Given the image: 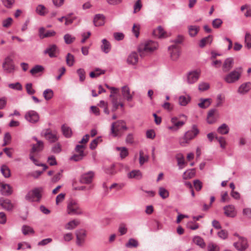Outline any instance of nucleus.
<instances>
[{"label":"nucleus","mask_w":251,"mask_h":251,"mask_svg":"<svg viewBox=\"0 0 251 251\" xmlns=\"http://www.w3.org/2000/svg\"><path fill=\"white\" fill-rule=\"evenodd\" d=\"M2 68L7 73H12L15 70V65L13 59L10 57H6L2 65Z\"/></svg>","instance_id":"obj_8"},{"label":"nucleus","mask_w":251,"mask_h":251,"mask_svg":"<svg viewBox=\"0 0 251 251\" xmlns=\"http://www.w3.org/2000/svg\"><path fill=\"white\" fill-rule=\"evenodd\" d=\"M105 73V71L102 70L99 68H97L95 70L94 72H91L90 73V76L91 78L96 77L101 74H104Z\"/></svg>","instance_id":"obj_47"},{"label":"nucleus","mask_w":251,"mask_h":251,"mask_svg":"<svg viewBox=\"0 0 251 251\" xmlns=\"http://www.w3.org/2000/svg\"><path fill=\"white\" fill-rule=\"evenodd\" d=\"M245 46L248 49L251 48V35L247 32L245 37Z\"/></svg>","instance_id":"obj_52"},{"label":"nucleus","mask_w":251,"mask_h":251,"mask_svg":"<svg viewBox=\"0 0 251 251\" xmlns=\"http://www.w3.org/2000/svg\"><path fill=\"white\" fill-rule=\"evenodd\" d=\"M200 29V26L196 25H190L188 26L189 35L192 37H195L198 34Z\"/></svg>","instance_id":"obj_29"},{"label":"nucleus","mask_w":251,"mask_h":251,"mask_svg":"<svg viewBox=\"0 0 251 251\" xmlns=\"http://www.w3.org/2000/svg\"><path fill=\"white\" fill-rule=\"evenodd\" d=\"M193 241L195 244L201 248H203L205 247V243L203 239L200 236H197L194 237Z\"/></svg>","instance_id":"obj_41"},{"label":"nucleus","mask_w":251,"mask_h":251,"mask_svg":"<svg viewBox=\"0 0 251 251\" xmlns=\"http://www.w3.org/2000/svg\"><path fill=\"white\" fill-rule=\"evenodd\" d=\"M112 104L113 105L112 111L115 112L119 106V102L118 101V98H114L112 100Z\"/></svg>","instance_id":"obj_63"},{"label":"nucleus","mask_w":251,"mask_h":251,"mask_svg":"<svg viewBox=\"0 0 251 251\" xmlns=\"http://www.w3.org/2000/svg\"><path fill=\"white\" fill-rule=\"evenodd\" d=\"M41 135L51 143L55 142L58 140L56 133L52 132L49 129L43 130Z\"/></svg>","instance_id":"obj_9"},{"label":"nucleus","mask_w":251,"mask_h":251,"mask_svg":"<svg viewBox=\"0 0 251 251\" xmlns=\"http://www.w3.org/2000/svg\"><path fill=\"white\" fill-rule=\"evenodd\" d=\"M22 232L24 235H26L30 233H33L34 230L32 227L29 226H24L22 227Z\"/></svg>","instance_id":"obj_59"},{"label":"nucleus","mask_w":251,"mask_h":251,"mask_svg":"<svg viewBox=\"0 0 251 251\" xmlns=\"http://www.w3.org/2000/svg\"><path fill=\"white\" fill-rule=\"evenodd\" d=\"M201 71L198 70L189 72L187 75V82L189 84H193L199 79Z\"/></svg>","instance_id":"obj_14"},{"label":"nucleus","mask_w":251,"mask_h":251,"mask_svg":"<svg viewBox=\"0 0 251 251\" xmlns=\"http://www.w3.org/2000/svg\"><path fill=\"white\" fill-rule=\"evenodd\" d=\"M85 148V146L83 145H76L75 150L78 153V154H81L83 156H85V154L84 153V149Z\"/></svg>","instance_id":"obj_61"},{"label":"nucleus","mask_w":251,"mask_h":251,"mask_svg":"<svg viewBox=\"0 0 251 251\" xmlns=\"http://www.w3.org/2000/svg\"><path fill=\"white\" fill-rule=\"evenodd\" d=\"M25 89L28 95H33L35 93V90L32 88V84L31 83H28L25 85Z\"/></svg>","instance_id":"obj_56"},{"label":"nucleus","mask_w":251,"mask_h":251,"mask_svg":"<svg viewBox=\"0 0 251 251\" xmlns=\"http://www.w3.org/2000/svg\"><path fill=\"white\" fill-rule=\"evenodd\" d=\"M128 177L130 178L140 179L142 177V174L139 170H133L128 174Z\"/></svg>","instance_id":"obj_35"},{"label":"nucleus","mask_w":251,"mask_h":251,"mask_svg":"<svg viewBox=\"0 0 251 251\" xmlns=\"http://www.w3.org/2000/svg\"><path fill=\"white\" fill-rule=\"evenodd\" d=\"M95 173L93 171H89L83 174L80 178V182L83 184H90L93 179Z\"/></svg>","instance_id":"obj_15"},{"label":"nucleus","mask_w":251,"mask_h":251,"mask_svg":"<svg viewBox=\"0 0 251 251\" xmlns=\"http://www.w3.org/2000/svg\"><path fill=\"white\" fill-rule=\"evenodd\" d=\"M207 250L208 251H219L220 248L217 244L210 242L207 245Z\"/></svg>","instance_id":"obj_55"},{"label":"nucleus","mask_w":251,"mask_h":251,"mask_svg":"<svg viewBox=\"0 0 251 251\" xmlns=\"http://www.w3.org/2000/svg\"><path fill=\"white\" fill-rule=\"evenodd\" d=\"M233 59L231 57L226 58L223 64V71L227 72L229 71L233 66Z\"/></svg>","instance_id":"obj_24"},{"label":"nucleus","mask_w":251,"mask_h":251,"mask_svg":"<svg viewBox=\"0 0 251 251\" xmlns=\"http://www.w3.org/2000/svg\"><path fill=\"white\" fill-rule=\"evenodd\" d=\"M176 159L177 160V165L179 166V169H182L183 168L185 164L183 155L181 153L177 154L176 156Z\"/></svg>","instance_id":"obj_37"},{"label":"nucleus","mask_w":251,"mask_h":251,"mask_svg":"<svg viewBox=\"0 0 251 251\" xmlns=\"http://www.w3.org/2000/svg\"><path fill=\"white\" fill-rule=\"evenodd\" d=\"M212 41V37L209 35L207 37L202 38L200 42L199 46L201 48H203L206 44H210Z\"/></svg>","instance_id":"obj_44"},{"label":"nucleus","mask_w":251,"mask_h":251,"mask_svg":"<svg viewBox=\"0 0 251 251\" xmlns=\"http://www.w3.org/2000/svg\"><path fill=\"white\" fill-rule=\"evenodd\" d=\"M243 72L241 67L235 68L224 77V80L227 83H233L237 81L241 77Z\"/></svg>","instance_id":"obj_3"},{"label":"nucleus","mask_w":251,"mask_h":251,"mask_svg":"<svg viewBox=\"0 0 251 251\" xmlns=\"http://www.w3.org/2000/svg\"><path fill=\"white\" fill-rule=\"evenodd\" d=\"M233 246L239 251H244L248 247L247 240L244 237H239L238 241L234 243Z\"/></svg>","instance_id":"obj_11"},{"label":"nucleus","mask_w":251,"mask_h":251,"mask_svg":"<svg viewBox=\"0 0 251 251\" xmlns=\"http://www.w3.org/2000/svg\"><path fill=\"white\" fill-rule=\"evenodd\" d=\"M217 131L222 135L227 134L229 131V127L226 124H223L218 128Z\"/></svg>","instance_id":"obj_34"},{"label":"nucleus","mask_w":251,"mask_h":251,"mask_svg":"<svg viewBox=\"0 0 251 251\" xmlns=\"http://www.w3.org/2000/svg\"><path fill=\"white\" fill-rule=\"evenodd\" d=\"M215 138L220 144L221 148L222 149H225L226 148V141L225 138L223 136H215Z\"/></svg>","instance_id":"obj_50"},{"label":"nucleus","mask_w":251,"mask_h":251,"mask_svg":"<svg viewBox=\"0 0 251 251\" xmlns=\"http://www.w3.org/2000/svg\"><path fill=\"white\" fill-rule=\"evenodd\" d=\"M225 215L229 217H234L236 215V211L233 205H228L224 207Z\"/></svg>","instance_id":"obj_20"},{"label":"nucleus","mask_w":251,"mask_h":251,"mask_svg":"<svg viewBox=\"0 0 251 251\" xmlns=\"http://www.w3.org/2000/svg\"><path fill=\"white\" fill-rule=\"evenodd\" d=\"M43 95L46 100H49L53 97V92L50 89H47L43 92Z\"/></svg>","instance_id":"obj_40"},{"label":"nucleus","mask_w":251,"mask_h":251,"mask_svg":"<svg viewBox=\"0 0 251 251\" xmlns=\"http://www.w3.org/2000/svg\"><path fill=\"white\" fill-rule=\"evenodd\" d=\"M67 211L69 215H80L82 212L79 207L78 204L74 200H71L68 202Z\"/></svg>","instance_id":"obj_5"},{"label":"nucleus","mask_w":251,"mask_h":251,"mask_svg":"<svg viewBox=\"0 0 251 251\" xmlns=\"http://www.w3.org/2000/svg\"><path fill=\"white\" fill-rule=\"evenodd\" d=\"M200 102L198 104L199 107L203 109L208 107L212 102V100L210 98L201 99Z\"/></svg>","instance_id":"obj_31"},{"label":"nucleus","mask_w":251,"mask_h":251,"mask_svg":"<svg viewBox=\"0 0 251 251\" xmlns=\"http://www.w3.org/2000/svg\"><path fill=\"white\" fill-rule=\"evenodd\" d=\"M127 127L125 122L123 120H119L111 124L110 133L114 137L118 136V132L122 130H126Z\"/></svg>","instance_id":"obj_4"},{"label":"nucleus","mask_w":251,"mask_h":251,"mask_svg":"<svg viewBox=\"0 0 251 251\" xmlns=\"http://www.w3.org/2000/svg\"><path fill=\"white\" fill-rule=\"evenodd\" d=\"M223 23L222 20L220 18L214 19L212 23V26L215 28H219Z\"/></svg>","instance_id":"obj_58"},{"label":"nucleus","mask_w":251,"mask_h":251,"mask_svg":"<svg viewBox=\"0 0 251 251\" xmlns=\"http://www.w3.org/2000/svg\"><path fill=\"white\" fill-rule=\"evenodd\" d=\"M0 172L5 178H9L11 176V171L9 168L6 165H2L0 169Z\"/></svg>","instance_id":"obj_32"},{"label":"nucleus","mask_w":251,"mask_h":251,"mask_svg":"<svg viewBox=\"0 0 251 251\" xmlns=\"http://www.w3.org/2000/svg\"><path fill=\"white\" fill-rule=\"evenodd\" d=\"M44 68L41 65H36L32 69L30 70V73L34 75L44 71Z\"/></svg>","instance_id":"obj_46"},{"label":"nucleus","mask_w":251,"mask_h":251,"mask_svg":"<svg viewBox=\"0 0 251 251\" xmlns=\"http://www.w3.org/2000/svg\"><path fill=\"white\" fill-rule=\"evenodd\" d=\"M116 150L120 151V156L122 159L125 158L128 154V150L126 147H116Z\"/></svg>","instance_id":"obj_42"},{"label":"nucleus","mask_w":251,"mask_h":251,"mask_svg":"<svg viewBox=\"0 0 251 251\" xmlns=\"http://www.w3.org/2000/svg\"><path fill=\"white\" fill-rule=\"evenodd\" d=\"M44 149V143L42 141H37L36 145H33L31 151V153L34 152H39L42 151Z\"/></svg>","instance_id":"obj_33"},{"label":"nucleus","mask_w":251,"mask_h":251,"mask_svg":"<svg viewBox=\"0 0 251 251\" xmlns=\"http://www.w3.org/2000/svg\"><path fill=\"white\" fill-rule=\"evenodd\" d=\"M0 205L3 209L8 211H12L15 206L14 203L10 200L4 198H0Z\"/></svg>","instance_id":"obj_12"},{"label":"nucleus","mask_w":251,"mask_h":251,"mask_svg":"<svg viewBox=\"0 0 251 251\" xmlns=\"http://www.w3.org/2000/svg\"><path fill=\"white\" fill-rule=\"evenodd\" d=\"M122 94L123 98L128 101H132L133 99V92L130 93L129 88L127 86H124L122 88Z\"/></svg>","instance_id":"obj_18"},{"label":"nucleus","mask_w":251,"mask_h":251,"mask_svg":"<svg viewBox=\"0 0 251 251\" xmlns=\"http://www.w3.org/2000/svg\"><path fill=\"white\" fill-rule=\"evenodd\" d=\"M57 47L55 45H50L46 50H44V54H48L50 57H54L57 53Z\"/></svg>","instance_id":"obj_23"},{"label":"nucleus","mask_w":251,"mask_h":251,"mask_svg":"<svg viewBox=\"0 0 251 251\" xmlns=\"http://www.w3.org/2000/svg\"><path fill=\"white\" fill-rule=\"evenodd\" d=\"M76 244L79 246H82L85 241L86 237V231L83 229H79L76 231Z\"/></svg>","instance_id":"obj_16"},{"label":"nucleus","mask_w":251,"mask_h":251,"mask_svg":"<svg viewBox=\"0 0 251 251\" xmlns=\"http://www.w3.org/2000/svg\"><path fill=\"white\" fill-rule=\"evenodd\" d=\"M139 60L138 55L136 52H133L130 53L127 59V62L128 64L135 65Z\"/></svg>","instance_id":"obj_28"},{"label":"nucleus","mask_w":251,"mask_h":251,"mask_svg":"<svg viewBox=\"0 0 251 251\" xmlns=\"http://www.w3.org/2000/svg\"><path fill=\"white\" fill-rule=\"evenodd\" d=\"M61 130L63 135L66 137L70 138V137H71L72 134V131L71 128L70 127L66 126L65 125H63L61 126Z\"/></svg>","instance_id":"obj_36"},{"label":"nucleus","mask_w":251,"mask_h":251,"mask_svg":"<svg viewBox=\"0 0 251 251\" xmlns=\"http://www.w3.org/2000/svg\"><path fill=\"white\" fill-rule=\"evenodd\" d=\"M153 34L158 38H165L170 36V34L166 32L161 26H158L153 30Z\"/></svg>","instance_id":"obj_19"},{"label":"nucleus","mask_w":251,"mask_h":251,"mask_svg":"<svg viewBox=\"0 0 251 251\" xmlns=\"http://www.w3.org/2000/svg\"><path fill=\"white\" fill-rule=\"evenodd\" d=\"M80 222L78 219H74L67 223L64 226V228L67 230H72L76 227Z\"/></svg>","instance_id":"obj_27"},{"label":"nucleus","mask_w":251,"mask_h":251,"mask_svg":"<svg viewBox=\"0 0 251 251\" xmlns=\"http://www.w3.org/2000/svg\"><path fill=\"white\" fill-rule=\"evenodd\" d=\"M149 156L148 155H144V151L142 150L139 151V164L141 166L143 165L145 162H147L149 160Z\"/></svg>","instance_id":"obj_39"},{"label":"nucleus","mask_w":251,"mask_h":251,"mask_svg":"<svg viewBox=\"0 0 251 251\" xmlns=\"http://www.w3.org/2000/svg\"><path fill=\"white\" fill-rule=\"evenodd\" d=\"M251 89V82H246L242 83L239 87L237 92L240 95H245Z\"/></svg>","instance_id":"obj_17"},{"label":"nucleus","mask_w":251,"mask_h":251,"mask_svg":"<svg viewBox=\"0 0 251 251\" xmlns=\"http://www.w3.org/2000/svg\"><path fill=\"white\" fill-rule=\"evenodd\" d=\"M158 194L163 199H165L169 196V191L163 187L159 188Z\"/></svg>","instance_id":"obj_43"},{"label":"nucleus","mask_w":251,"mask_h":251,"mask_svg":"<svg viewBox=\"0 0 251 251\" xmlns=\"http://www.w3.org/2000/svg\"><path fill=\"white\" fill-rule=\"evenodd\" d=\"M158 47L157 42L150 40L145 41L141 43L138 47V51L141 55H144L145 54L151 53L156 50Z\"/></svg>","instance_id":"obj_2"},{"label":"nucleus","mask_w":251,"mask_h":251,"mask_svg":"<svg viewBox=\"0 0 251 251\" xmlns=\"http://www.w3.org/2000/svg\"><path fill=\"white\" fill-rule=\"evenodd\" d=\"M93 22L95 26H101L104 24V17L102 14H97L94 18Z\"/></svg>","instance_id":"obj_26"},{"label":"nucleus","mask_w":251,"mask_h":251,"mask_svg":"<svg viewBox=\"0 0 251 251\" xmlns=\"http://www.w3.org/2000/svg\"><path fill=\"white\" fill-rule=\"evenodd\" d=\"M64 39L66 44H70L75 40V38L70 34H66L64 36Z\"/></svg>","instance_id":"obj_51"},{"label":"nucleus","mask_w":251,"mask_h":251,"mask_svg":"<svg viewBox=\"0 0 251 251\" xmlns=\"http://www.w3.org/2000/svg\"><path fill=\"white\" fill-rule=\"evenodd\" d=\"M25 119L29 123L35 124L39 120V115L35 111L30 110L25 116Z\"/></svg>","instance_id":"obj_13"},{"label":"nucleus","mask_w":251,"mask_h":251,"mask_svg":"<svg viewBox=\"0 0 251 251\" xmlns=\"http://www.w3.org/2000/svg\"><path fill=\"white\" fill-rule=\"evenodd\" d=\"M170 57L173 61H176L179 57L180 48L178 45H173L168 48Z\"/></svg>","instance_id":"obj_7"},{"label":"nucleus","mask_w":251,"mask_h":251,"mask_svg":"<svg viewBox=\"0 0 251 251\" xmlns=\"http://www.w3.org/2000/svg\"><path fill=\"white\" fill-rule=\"evenodd\" d=\"M41 197V190L39 188H35L29 191L25 198L27 201L31 202L39 201Z\"/></svg>","instance_id":"obj_6"},{"label":"nucleus","mask_w":251,"mask_h":251,"mask_svg":"<svg viewBox=\"0 0 251 251\" xmlns=\"http://www.w3.org/2000/svg\"><path fill=\"white\" fill-rule=\"evenodd\" d=\"M126 247H137L138 246V243L137 240L133 238L129 239L128 242L126 244Z\"/></svg>","instance_id":"obj_57"},{"label":"nucleus","mask_w":251,"mask_h":251,"mask_svg":"<svg viewBox=\"0 0 251 251\" xmlns=\"http://www.w3.org/2000/svg\"><path fill=\"white\" fill-rule=\"evenodd\" d=\"M195 175V172L194 169L188 170L185 171L182 176L184 179H189L193 177Z\"/></svg>","instance_id":"obj_38"},{"label":"nucleus","mask_w":251,"mask_h":251,"mask_svg":"<svg viewBox=\"0 0 251 251\" xmlns=\"http://www.w3.org/2000/svg\"><path fill=\"white\" fill-rule=\"evenodd\" d=\"M188 228L191 230H196L199 227V225L198 223H193V222H189L186 225Z\"/></svg>","instance_id":"obj_62"},{"label":"nucleus","mask_w":251,"mask_h":251,"mask_svg":"<svg viewBox=\"0 0 251 251\" xmlns=\"http://www.w3.org/2000/svg\"><path fill=\"white\" fill-rule=\"evenodd\" d=\"M217 112V111L215 109H212L209 111L207 117V121L208 123L212 124L217 121V118L215 116V114Z\"/></svg>","instance_id":"obj_22"},{"label":"nucleus","mask_w":251,"mask_h":251,"mask_svg":"<svg viewBox=\"0 0 251 251\" xmlns=\"http://www.w3.org/2000/svg\"><path fill=\"white\" fill-rule=\"evenodd\" d=\"M0 193L4 196H9L12 194L13 190L12 187L8 184H1Z\"/></svg>","instance_id":"obj_21"},{"label":"nucleus","mask_w":251,"mask_h":251,"mask_svg":"<svg viewBox=\"0 0 251 251\" xmlns=\"http://www.w3.org/2000/svg\"><path fill=\"white\" fill-rule=\"evenodd\" d=\"M142 7L141 0H138L134 5L133 13H136L139 11Z\"/></svg>","instance_id":"obj_60"},{"label":"nucleus","mask_w":251,"mask_h":251,"mask_svg":"<svg viewBox=\"0 0 251 251\" xmlns=\"http://www.w3.org/2000/svg\"><path fill=\"white\" fill-rule=\"evenodd\" d=\"M191 101V97L189 95L180 96L178 99V104L182 106H186Z\"/></svg>","instance_id":"obj_25"},{"label":"nucleus","mask_w":251,"mask_h":251,"mask_svg":"<svg viewBox=\"0 0 251 251\" xmlns=\"http://www.w3.org/2000/svg\"><path fill=\"white\" fill-rule=\"evenodd\" d=\"M3 5L6 8H11L14 3L15 0H1Z\"/></svg>","instance_id":"obj_49"},{"label":"nucleus","mask_w":251,"mask_h":251,"mask_svg":"<svg viewBox=\"0 0 251 251\" xmlns=\"http://www.w3.org/2000/svg\"><path fill=\"white\" fill-rule=\"evenodd\" d=\"M102 45L100 46L101 50L105 53H108L111 50V45L108 41L103 39L101 41Z\"/></svg>","instance_id":"obj_30"},{"label":"nucleus","mask_w":251,"mask_h":251,"mask_svg":"<svg viewBox=\"0 0 251 251\" xmlns=\"http://www.w3.org/2000/svg\"><path fill=\"white\" fill-rule=\"evenodd\" d=\"M36 12L41 16H44L48 12V11L45 6L40 4L36 8Z\"/></svg>","instance_id":"obj_45"},{"label":"nucleus","mask_w":251,"mask_h":251,"mask_svg":"<svg viewBox=\"0 0 251 251\" xmlns=\"http://www.w3.org/2000/svg\"><path fill=\"white\" fill-rule=\"evenodd\" d=\"M200 131L197 126L193 125L192 129L185 132L184 136L179 140L180 145L185 147L189 144L190 141L194 139L199 133Z\"/></svg>","instance_id":"obj_1"},{"label":"nucleus","mask_w":251,"mask_h":251,"mask_svg":"<svg viewBox=\"0 0 251 251\" xmlns=\"http://www.w3.org/2000/svg\"><path fill=\"white\" fill-rule=\"evenodd\" d=\"M209 88V85L206 82H201L199 85V89L201 91L207 90Z\"/></svg>","instance_id":"obj_64"},{"label":"nucleus","mask_w":251,"mask_h":251,"mask_svg":"<svg viewBox=\"0 0 251 251\" xmlns=\"http://www.w3.org/2000/svg\"><path fill=\"white\" fill-rule=\"evenodd\" d=\"M66 63L69 66L71 67L74 65L75 62V58L73 54L68 53L66 56Z\"/></svg>","instance_id":"obj_48"},{"label":"nucleus","mask_w":251,"mask_h":251,"mask_svg":"<svg viewBox=\"0 0 251 251\" xmlns=\"http://www.w3.org/2000/svg\"><path fill=\"white\" fill-rule=\"evenodd\" d=\"M8 87L10 89L21 91L22 90V85L20 82H16L15 83H10L8 84Z\"/></svg>","instance_id":"obj_54"},{"label":"nucleus","mask_w":251,"mask_h":251,"mask_svg":"<svg viewBox=\"0 0 251 251\" xmlns=\"http://www.w3.org/2000/svg\"><path fill=\"white\" fill-rule=\"evenodd\" d=\"M171 122L173 124V126H168V128L173 132L177 131L185 123V121H178V118L176 117L171 118Z\"/></svg>","instance_id":"obj_10"},{"label":"nucleus","mask_w":251,"mask_h":251,"mask_svg":"<svg viewBox=\"0 0 251 251\" xmlns=\"http://www.w3.org/2000/svg\"><path fill=\"white\" fill-rule=\"evenodd\" d=\"M225 100V97L222 94H219L217 97L216 107L221 106Z\"/></svg>","instance_id":"obj_53"}]
</instances>
